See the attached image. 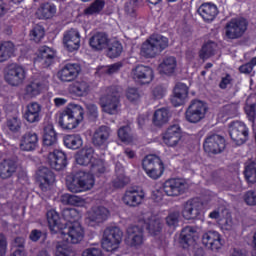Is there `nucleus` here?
<instances>
[{
	"instance_id": "obj_6",
	"label": "nucleus",
	"mask_w": 256,
	"mask_h": 256,
	"mask_svg": "<svg viewBox=\"0 0 256 256\" xmlns=\"http://www.w3.org/2000/svg\"><path fill=\"white\" fill-rule=\"evenodd\" d=\"M142 169L150 179H159L165 173V165L157 155L150 154L142 160Z\"/></svg>"
},
{
	"instance_id": "obj_11",
	"label": "nucleus",
	"mask_w": 256,
	"mask_h": 256,
	"mask_svg": "<svg viewBox=\"0 0 256 256\" xmlns=\"http://www.w3.org/2000/svg\"><path fill=\"white\" fill-rule=\"evenodd\" d=\"M249 27V22L245 18H232L225 26L227 39H241Z\"/></svg>"
},
{
	"instance_id": "obj_29",
	"label": "nucleus",
	"mask_w": 256,
	"mask_h": 256,
	"mask_svg": "<svg viewBox=\"0 0 256 256\" xmlns=\"http://www.w3.org/2000/svg\"><path fill=\"white\" fill-rule=\"evenodd\" d=\"M37 181L41 191H47L55 183V173L49 168H42L38 171Z\"/></svg>"
},
{
	"instance_id": "obj_20",
	"label": "nucleus",
	"mask_w": 256,
	"mask_h": 256,
	"mask_svg": "<svg viewBox=\"0 0 256 256\" xmlns=\"http://www.w3.org/2000/svg\"><path fill=\"white\" fill-rule=\"evenodd\" d=\"M133 79L140 85H149L155 79L153 68L145 65H138L133 70Z\"/></svg>"
},
{
	"instance_id": "obj_50",
	"label": "nucleus",
	"mask_w": 256,
	"mask_h": 256,
	"mask_svg": "<svg viewBox=\"0 0 256 256\" xmlns=\"http://www.w3.org/2000/svg\"><path fill=\"white\" fill-rule=\"evenodd\" d=\"M30 37L35 43H41V40L45 37V28L42 25H35L30 31Z\"/></svg>"
},
{
	"instance_id": "obj_37",
	"label": "nucleus",
	"mask_w": 256,
	"mask_h": 256,
	"mask_svg": "<svg viewBox=\"0 0 256 256\" xmlns=\"http://www.w3.org/2000/svg\"><path fill=\"white\" fill-rule=\"evenodd\" d=\"M89 45L96 51H103L109 45V37L103 32H98L90 38Z\"/></svg>"
},
{
	"instance_id": "obj_42",
	"label": "nucleus",
	"mask_w": 256,
	"mask_h": 256,
	"mask_svg": "<svg viewBox=\"0 0 256 256\" xmlns=\"http://www.w3.org/2000/svg\"><path fill=\"white\" fill-rule=\"evenodd\" d=\"M63 141L65 147H67V149H72L73 151L83 147V138L79 134H68L64 136Z\"/></svg>"
},
{
	"instance_id": "obj_34",
	"label": "nucleus",
	"mask_w": 256,
	"mask_h": 256,
	"mask_svg": "<svg viewBox=\"0 0 256 256\" xmlns=\"http://www.w3.org/2000/svg\"><path fill=\"white\" fill-rule=\"evenodd\" d=\"M17 172V162L12 159H4L0 162V179H11Z\"/></svg>"
},
{
	"instance_id": "obj_60",
	"label": "nucleus",
	"mask_w": 256,
	"mask_h": 256,
	"mask_svg": "<svg viewBox=\"0 0 256 256\" xmlns=\"http://www.w3.org/2000/svg\"><path fill=\"white\" fill-rule=\"evenodd\" d=\"M118 137L122 143L131 142V134H129V127L123 126L118 129Z\"/></svg>"
},
{
	"instance_id": "obj_26",
	"label": "nucleus",
	"mask_w": 256,
	"mask_h": 256,
	"mask_svg": "<svg viewBox=\"0 0 256 256\" xmlns=\"http://www.w3.org/2000/svg\"><path fill=\"white\" fill-rule=\"evenodd\" d=\"M145 199V192L143 190H135L130 189L126 190L122 201L125 203V205H128V207H139L141 203H143V200Z\"/></svg>"
},
{
	"instance_id": "obj_28",
	"label": "nucleus",
	"mask_w": 256,
	"mask_h": 256,
	"mask_svg": "<svg viewBox=\"0 0 256 256\" xmlns=\"http://www.w3.org/2000/svg\"><path fill=\"white\" fill-rule=\"evenodd\" d=\"M175 71H177V58H175V56L163 58L162 62L158 65V73H160V75L173 77Z\"/></svg>"
},
{
	"instance_id": "obj_64",
	"label": "nucleus",
	"mask_w": 256,
	"mask_h": 256,
	"mask_svg": "<svg viewBox=\"0 0 256 256\" xmlns=\"http://www.w3.org/2000/svg\"><path fill=\"white\" fill-rule=\"evenodd\" d=\"M82 256H103L101 249L98 248H88L83 251Z\"/></svg>"
},
{
	"instance_id": "obj_13",
	"label": "nucleus",
	"mask_w": 256,
	"mask_h": 256,
	"mask_svg": "<svg viewBox=\"0 0 256 256\" xmlns=\"http://www.w3.org/2000/svg\"><path fill=\"white\" fill-rule=\"evenodd\" d=\"M225 138L219 134L208 135L203 142V149L207 155H219L225 151Z\"/></svg>"
},
{
	"instance_id": "obj_39",
	"label": "nucleus",
	"mask_w": 256,
	"mask_h": 256,
	"mask_svg": "<svg viewBox=\"0 0 256 256\" xmlns=\"http://www.w3.org/2000/svg\"><path fill=\"white\" fill-rule=\"evenodd\" d=\"M46 217L50 231H54V233H57V231H62L63 224H61V218L59 217V213H57V211H47Z\"/></svg>"
},
{
	"instance_id": "obj_27",
	"label": "nucleus",
	"mask_w": 256,
	"mask_h": 256,
	"mask_svg": "<svg viewBox=\"0 0 256 256\" xmlns=\"http://www.w3.org/2000/svg\"><path fill=\"white\" fill-rule=\"evenodd\" d=\"M127 239L126 243L130 245V247H140V245H143V228L132 225L127 228Z\"/></svg>"
},
{
	"instance_id": "obj_30",
	"label": "nucleus",
	"mask_w": 256,
	"mask_h": 256,
	"mask_svg": "<svg viewBox=\"0 0 256 256\" xmlns=\"http://www.w3.org/2000/svg\"><path fill=\"white\" fill-rule=\"evenodd\" d=\"M39 146V135L35 132H26L20 140L22 151H35Z\"/></svg>"
},
{
	"instance_id": "obj_44",
	"label": "nucleus",
	"mask_w": 256,
	"mask_h": 256,
	"mask_svg": "<svg viewBox=\"0 0 256 256\" xmlns=\"http://www.w3.org/2000/svg\"><path fill=\"white\" fill-rule=\"evenodd\" d=\"M152 122L155 127H163L165 123L169 122V110L167 108L157 109L154 112Z\"/></svg>"
},
{
	"instance_id": "obj_5",
	"label": "nucleus",
	"mask_w": 256,
	"mask_h": 256,
	"mask_svg": "<svg viewBox=\"0 0 256 256\" xmlns=\"http://www.w3.org/2000/svg\"><path fill=\"white\" fill-rule=\"evenodd\" d=\"M123 241V232L117 226H110L104 230L101 245L102 249L107 252L115 251L119 249Z\"/></svg>"
},
{
	"instance_id": "obj_47",
	"label": "nucleus",
	"mask_w": 256,
	"mask_h": 256,
	"mask_svg": "<svg viewBox=\"0 0 256 256\" xmlns=\"http://www.w3.org/2000/svg\"><path fill=\"white\" fill-rule=\"evenodd\" d=\"M123 53V44L119 41H114L110 44V46L107 49V57L110 59H117V57H120Z\"/></svg>"
},
{
	"instance_id": "obj_40",
	"label": "nucleus",
	"mask_w": 256,
	"mask_h": 256,
	"mask_svg": "<svg viewBox=\"0 0 256 256\" xmlns=\"http://www.w3.org/2000/svg\"><path fill=\"white\" fill-rule=\"evenodd\" d=\"M91 86L87 81H76L72 85H70V93L76 95V97H85L88 95Z\"/></svg>"
},
{
	"instance_id": "obj_55",
	"label": "nucleus",
	"mask_w": 256,
	"mask_h": 256,
	"mask_svg": "<svg viewBox=\"0 0 256 256\" xmlns=\"http://www.w3.org/2000/svg\"><path fill=\"white\" fill-rule=\"evenodd\" d=\"M15 247H18L17 250H15L11 256H27L25 254V238L23 237H16L14 240Z\"/></svg>"
},
{
	"instance_id": "obj_46",
	"label": "nucleus",
	"mask_w": 256,
	"mask_h": 256,
	"mask_svg": "<svg viewBox=\"0 0 256 256\" xmlns=\"http://www.w3.org/2000/svg\"><path fill=\"white\" fill-rule=\"evenodd\" d=\"M244 177L248 185H253L256 183V162L247 161L245 163Z\"/></svg>"
},
{
	"instance_id": "obj_22",
	"label": "nucleus",
	"mask_w": 256,
	"mask_h": 256,
	"mask_svg": "<svg viewBox=\"0 0 256 256\" xmlns=\"http://www.w3.org/2000/svg\"><path fill=\"white\" fill-rule=\"evenodd\" d=\"M111 137V128L109 126H99L93 133L92 143L94 147H102L105 149L109 145V139Z\"/></svg>"
},
{
	"instance_id": "obj_49",
	"label": "nucleus",
	"mask_w": 256,
	"mask_h": 256,
	"mask_svg": "<svg viewBox=\"0 0 256 256\" xmlns=\"http://www.w3.org/2000/svg\"><path fill=\"white\" fill-rule=\"evenodd\" d=\"M105 9V0H95L84 10L85 15H95Z\"/></svg>"
},
{
	"instance_id": "obj_19",
	"label": "nucleus",
	"mask_w": 256,
	"mask_h": 256,
	"mask_svg": "<svg viewBox=\"0 0 256 256\" xmlns=\"http://www.w3.org/2000/svg\"><path fill=\"white\" fill-rule=\"evenodd\" d=\"M47 163L54 171H63L69 162L65 152L55 149L48 154Z\"/></svg>"
},
{
	"instance_id": "obj_16",
	"label": "nucleus",
	"mask_w": 256,
	"mask_h": 256,
	"mask_svg": "<svg viewBox=\"0 0 256 256\" xmlns=\"http://www.w3.org/2000/svg\"><path fill=\"white\" fill-rule=\"evenodd\" d=\"M81 65L77 63H67L58 71V79L63 83H71L79 77Z\"/></svg>"
},
{
	"instance_id": "obj_25",
	"label": "nucleus",
	"mask_w": 256,
	"mask_h": 256,
	"mask_svg": "<svg viewBox=\"0 0 256 256\" xmlns=\"http://www.w3.org/2000/svg\"><path fill=\"white\" fill-rule=\"evenodd\" d=\"M198 13L205 23H211L219 15V9L211 2H204L198 8Z\"/></svg>"
},
{
	"instance_id": "obj_38",
	"label": "nucleus",
	"mask_w": 256,
	"mask_h": 256,
	"mask_svg": "<svg viewBox=\"0 0 256 256\" xmlns=\"http://www.w3.org/2000/svg\"><path fill=\"white\" fill-rule=\"evenodd\" d=\"M43 67H51L53 65V62L55 61V51L53 49L49 48V46H42L39 49V55H38Z\"/></svg>"
},
{
	"instance_id": "obj_21",
	"label": "nucleus",
	"mask_w": 256,
	"mask_h": 256,
	"mask_svg": "<svg viewBox=\"0 0 256 256\" xmlns=\"http://www.w3.org/2000/svg\"><path fill=\"white\" fill-rule=\"evenodd\" d=\"M202 243L210 251H219L223 248L221 234L215 230L205 232L202 236Z\"/></svg>"
},
{
	"instance_id": "obj_3",
	"label": "nucleus",
	"mask_w": 256,
	"mask_h": 256,
	"mask_svg": "<svg viewBox=\"0 0 256 256\" xmlns=\"http://www.w3.org/2000/svg\"><path fill=\"white\" fill-rule=\"evenodd\" d=\"M66 187L70 193H85L95 187V176L91 172L79 170L66 177Z\"/></svg>"
},
{
	"instance_id": "obj_2",
	"label": "nucleus",
	"mask_w": 256,
	"mask_h": 256,
	"mask_svg": "<svg viewBox=\"0 0 256 256\" xmlns=\"http://www.w3.org/2000/svg\"><path fill=\"white\" fill-rule=\"evenodd\" d=\"M85 119V109L79 104L70 103L56 114V122L64 131L77 129Z\"/></svg>"
},
{
	"instance_id": "obj_1",
	"label": "nucleus",
	"mask_w": 256,
	"mask_h": 256,
	"mask_svg": "<svg viewBox=\"0 0 256 256\" xmlns=\"http://www.w3.org/2000/svg\"><path fill=\"white\" fill-rule=\"evenodd\" d=\"M61 234L66 239L67 243L59 242L56 246V256H77L75 251L69 247V243L77 245L81 243V240L85 237V229L81 226V223H74L68 226H64Z\"/></svg>"
},
{
	"instance_id": "obj_36",
	"label": "nucleus",
	"mask_w": 256,
	"mask_h": 256,
	"mask_svg": "<svg viewBox=\"0 0 256 256\" xmlns=\"http://www.w3.org/2000/svg\"><path fill=\"white\" fill-rule=\"evenodd\" d=\"M115 174L116 179H114L112 182L115 189H123V187L129 184L130 179L125 175V168L123 167V164L116 163Z\"/></svg>"
},
{
	"instance_id": "obj_61",
	"label": "nucleus",
	"mask_w": 256,
	"mask_h": 256,
	"mask_svg": "<svg viewBox=\"0 0 256 256\" xmlns=\"http://www.w3.org/2000/svg\"><path fill=\"white\" fill-rule=\"evenodd\" d=\"M244 201L246 205L255 206L256 205V190H248L244 194Z\"/></svg>"
},
{
	"instance_id": "obj_35",
	"label": "nucleus",
	"mask_w": 256,
	"mask_h": 256,
	"mask_svg": "<svg viewBox=\"0 0 256 256\" xmlns=\"http://www.w3.org/2000/svg\"><path fill=\"white\" fill-rule=\"evenodd\" d=\"M57 14V6L51 2L41 3L36 11L39 19H53Z\"/></svg>"
},
{
	"instance_id": "obj_14",
	"label": "nucleus",
	"mask_w": 256,
	"mask_h": 256,
	"mask_svg": "<svg viewBox=\"0 0 256 256\" xmlns=\"http://www.w3.org/2000/svg\"><path fill=\"white\" fill-rule=\"evenodd\" d=\"M109 215V209L104 206H98L88 212L85 223L88 227H99L101 223H105L109 219Z\"/></svg>"
},
{
	"instance_id": "obj_54",
	"label": "nucleus",
	"mask_w": 256,
	"mask_h": 256,
	"mask_svg": "<svg viewBox=\"0 0 256 256\" xmlns=\"http://www.w3.org/2000/svg\"><path fill=\"white\" fill-rule=\"evenodd\" d=\"M123 67V62H116L111 64L110 66H102L98 68L97 73H106V75H113V73H117Z\"/></svg>"
},
{
	"instance_id": "obj_52",
	"label": "nucleus",
	"mask_w": 256,
	"mask_h": 256,
	"mask_svg": "<svg viewBox=\"0 0 256 256\" xmlns=\"http://www.w3.org/2000/svg\"><path fill=\"white\" fill-rule=\"evenodd\" d=\"M6 125L11 133H20L23 123L21 122V118L12 117L7 120Z\"/></svg>"
},
{
	"instance_id": "obj_32",
	"label": "nucleus",
	"mask_w": 256,
	"mask_h": 256,
	"mask_svg": "<svg viewBox=\"0 0 256 256\" xmlns=\"http://www.w3.org/2000/svg\"><path fill=\"white\" fill-rule=\"evenodd\" d=\"M197 230L192 226H186L182 229L179 237V243L183 249L195 245Z\"/></svg>"
},
{
	"instance_id": "obj_33",
	"label": "nucleus",
	"mask_w": 256,
	"mask_h": 256,
	"mask_svg": "<svg viewBox=\"0 0 256 256\" xmlns=\"http://www.w3.org/2000/svg\"><path fill=\"white\" fill-rule=\"evenodd\" d=\"M23 117L27 123H39L41 121V105L37 102L28 104Z\"/></svg>"
},
{
	"instance_id": "obj_56",
	"label": "nucleus",
	"mask_w": 256,
	"mask_h": 256,
	"mask_svg": "<svg viewBox=\"0 0 256 256\" xmlns=\"http://www.w3.org/2000/svg\"><path fill=\"white\" fill-rule=\"evenodd\" d=\"M146 229L148 231V233L150 235H152V237H155L157 235H159V233H161L163 226L161 225V223L157 220L152 221L150 223L147 224Z\"/></svg>"
},
{
	"instance_id": "obj_63",
	"label": "nucleus",
	"mask_w": 256,
	"mask_h": 256,
	"mask_svg": "<svg viewBox=\"0 0 256 256\" xmlns=\"http://www.w3.org/2000/svg\"><path fill=\"white\" fill-rule=\"evenodd\" d=\"M163 193H165L164 190H161V189L154 190L151 195L153 201H155V203H161V200L163 199V197H165Z\"/></svg>"
},
{
	"instance_id": "obj_58",
	"label": "nucleus",
	"mask_w": 256,
	"mask_h": 256,
	"mask_svg": "<svg viewBox=\"0 0 256 256\" xmlns=\"http://www.w3.org/2000/svg\"><path fill=\"white\" fill-rule=\"evenodd\" d=\"M166 225L168 227L175 229L179 225V212L169 213L166 217Z\"/></svg>"
},
{
	"instance_id": "obj_9",
	"label": "nucleus",
	"mask_w": 256,
	"mask_h": 256,
	"mask_svg": "<svg viewBox=\"0 0 256 256\" xmlns=\"http://www.w3.org/2000/svg\"><path fill=\"white\" fill-rule=\"evenodd\" d=\"M120 103L119 91H117V87L115 86L109 87L108 93L100 98V105L108 115H116Z\"/></svg>"
},
{
	"instance_id": "obj_53",
	"label": "nucleus",
	"mask_w": 256,
	"mask_h": 256,
	"mask_svg": "<svg viewBox=\"0 0 256 256\" xmlns=\"http://www.w3.org/2000/svg\"><path fill=\"white\" fill-rule=\"evenodd\" d=\"M137 9H139V0H128L124 6V11L129 17H137Z\"/></svg>"
},
{
	"instance_id": "obj_41",
	"label": "nucleus",
	"mask_w": 256,
	"mask_h": 256,
	"mask_svg": "<svg viewBox=\"0 0 256 256\" xmlns=\"http://www.w3.org/2000/svg\"><path fill=\"white\" fill-rule=\"evenodd\" d=\"M57 143V132L53 125L48 124L44 127L43 145L45 147H53Z\"/></svg>"
},
{
	"instance_id": "obj_45",
	"label": "nucleus",
	"mask_w": 256,
	"mask_h": 256,
	"mask_svg": "<svg viewBox=\"0 0 256 256\" xmlns=\"http://www.w3.org/2000/svg\"><path fill=\"white\" fill-rule=\"evenodd\" d=\"M13 53H15V44L13 42L6 41L0 44V63L11 59Z\"/></svg>"
},
{
	"instance_id": "obj_18",
	"label": "nucleus",
	"mask_w": 256,
	"mask_h": 256,
	"mask_svg": "<svg viewBox=\"0 0 256 256\" xmlns=\"http://www.w3.org/2000/svg\"><path fill=\"white\" fill-rule=\"evenodd\" d=\"M182 137L181 126H179V124H174L168 127L162 134V141L166 147H177Z\"/></svg>"
},
{
	"instance_id": "obj_15",
	"label": "nucleus",
	"mask_w": 256,
	"mask_h": 256,
	"mask_svg": "<svg viewBox=\"0 0 256 256\" xmlns=\"http://www.w3.org/2000/svg\"><path fill=\"white\" fill-rule=\"evenodd\" d=\"M163 191L167 197H179L185 193V181L181 178H170L164 182Z\"/></svg>"
},
{
	"instance_id": "obj_51",
	"label": "nucleus",
	"mask_w": 256,
	"mask_h": 256,
	"mask_svg": "<svg viewBox=\"0 0 256 256\" xmlns=\"http://www.w3.org/2000/svg\"><path fill=\"white\" fill-rule=\"evenodd\" d=\"M215 55V48H213V42L209 41L203 44L201 50L199 51L200 59H209Z\"/></svg>"
},
{
	"instance_id": "obj_43",
	"label": "nucleus",
	"mask_w": 256,
	"mask_h": 256,
	"mask_svg": "<svg viewBox=\"0 0 256 256\" xmlns=\"http://www.w3.org/2000/svg\"><path fill=\"white\" fill-rule=\"evenodd\" d=\"M62 217L64 221H66V226L75 225V223H79L81 219V212H79L75 208H66L62 212Z\"/></svg>"
},
{
	"instance_id": "obj_12",
	"label": "nucleus",
	"mask_w": 256,
	"mask_h": 256,
	"mask_svg": "<svg viewBox=\"0 0 256 256\" xmlns=\"http://www.w3.org/2000/svg\"><path fill=\"white\" fill-rule=\"evenodd\" d=\"M202 214L203 200H201V198L196 197L185 202L182 209V216L184 219H187V221L201 219Z\"/></svg>"
},
{
	"instance_id": "obj_24",
	"label": "nucleus",
	"mask_w": 256,
	"mask_h": 256,
	"mask_svg": "<svg viewBox=\"0 0 256 256\" xmlns=\"http://www.w3.org/2000/svg\"><path fill=\"white\" fill-rule=\"evenodd\" d=\"M187 97H189V87L184 83H178L173 89V96L170 101L173 107H181L185 104Z\"/></svg>"
},
{
	"instance_id": "obj_10",
	"label": "nucleus",
	"mask_w": 256,
	"mask_h": 256,
	"mask_svg": "<svg viewBox=\"0 0 256 256\" xmlns=\"http://www.w3.org/2000/svg\"><path fill=\"white\" fill-rule=\"evenodd\" d=\"M229 135L236 145H243L249 141V127L242 121H232L229 124Z\"/></svg>"
},
{
	"instance_id": "obj_23",
	"label": "nucleus",
	"mask_w": 256,
	"mask_h": 256,
	"mask_svg": "<svg viewBox=\"0 0 256 256\" xmlns=\"http://www.w3.org/2000/svg\"><path fill=\"white\" fill-rule=\"evenodd\" d=\"M63 43L64 47H66L70 53H73V51H77L79 47H81V34H79V31L72 28L65 32Z\"/></svg>"
},
{
	"instance_id": "obj_62",
	"label": "nucleus",
	"mask_w": 256,
	"mask_h": 256,
	"mask_svg": "<svg viewBox=\"0 0 256 256\" xmlns=\"http://www.w3.org/2000/svg\"><path fill=\"white\" fill-rule=\"evenodd\" d=\"M165 93V88L162 86H156L152 91L154 99H163V97H165Z\"/></svg>"
},
{
	"instance_id": "obj_17",
	"label": "nucleus",
	"mask_w": 256,
	"mask_h": 256,
	"mask_svg": "<svg viewBox=\"0 0 256 256\" xmlns=\"http://www.w3.org/2000/svg\"><path fill=\"white\" fill-rule=\"evenodd\" d=\"M5 81L12 87H19L25 81V69L17 64H12L5 74Z\"/></svg>"
},
{
	"instance_id": "obj_57",
	"label": "nucleus",
	"mask_w": 256,
	"mask_h": 256,
	"mask_svg": "<svg viewBox=\"0 0 256 256\" xmlns=\"http://www.w3.org/2000/svg\"><path fill=\"white\" fill-rule=\"evenodd\" d=\"M126 98L130 103H139V101H141V93H139V89L137 88H128Z\"/></svg>"
},
{
	"instance_id": "obj_4",
	"label": "nucleus",
	"mask_w": 256,
	"mask_h": 256,
	"mask_svg": "<svg viewBox=\"0 0 256 256\" xmlns=\"http://www.w3.org/2000/svg\"><path fill=\"white\" fill-rule=\"evenodd\" d=\"M169 47V39L162 35H152L143 44L140 55L146 59H153Z\"/></svg>"
},
{
	"instance_id": "obj_48",
	"label": "nucleus",
	"mask_w": 256,
	"mask_h": 256,
	"mask_svg": "<svg viewBox=\"0 0 256 256\" xmlns=\"http://www.w3.org/2000/svg\"><path fill=\"white\" fill-rule=\"evenodd\" d=\"M60 201L62 205H72L74 207H79V205L83 203V199L81 197L69 193L63 194Z\"/></svg>"
},
{
	"instance_id": "obj_7",
	"label": "nucleus",
	"mask_w": 256,
	"mask_h": 256,
	"mask_svg": "<svg viewBox=\"0 0 256 256\" xmlns=\"http://www.w3.org/2000/svg\"><path fill=\"white\" fill-rule=\"evenodd\" d=\"M93 153L95 151L93 148H87L81 152L76 158V163L78 165H82L83 167H87V165H91L92 171L94 173H105V161L102 159H94Z\"/></svg>"
},
{
	"instance_id": "obj_8",
	"label": "nucleus",
	"mask_w": 256,
	"mask_h": 256,
	"mask_svg": "<svg viewBox=\"0 0 256 256\" xmlns=\"http://www.w3.org/2000/svg\"><path fill=\"white\" fill-rule=\"evenodd\" d=\"M209 107L201 100H192L185 112V119L188 123H199L207 115Z\"/></svg>"
},
{
	"instance_id": "obj_59",
	"label": "nucleus",
	"mask_w": 256,
	"mask_h": 256,
	"mask_svg": "<svg viewBox=\"0 0 256 256\" xmlns=\"http://www.w3.org/2000/svg\"><path fill=\"white\" fill-rule=\"evenodd\" d=\"M244 111L247 115V119L248 121H250V123H255V119H256V104H247L244 107Z\"/></svg>"
},
{
	"instance_id": "obj_31",
	"label": "nucleus",
	"mask_w": 256,
	"mask_h": 256,
	"mask_svg": "<svg viewBox=\"0 0 256 256\" xmlns=\"http://www.w3.org/2000/svg\"><path fill=\"white\" fill-rule=\"evenodd\" d=\"M48 84L49 82L45 78H36L25 87V93L29 97H37L44 89H47Z\"/></svg>"
}]
</instances>
